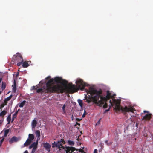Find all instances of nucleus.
I'll return each instance as SVG.
<instances>
[{
  "label": "nucleus",
  "mask_w": 153,
  "mask_h": 153,
  "mask_svg": "<svg viewBox=\"0 0 153 153\" xmlns=\"http://www.w3.org/2000/svg\"><path fill=\"white\" fill-rule=\"evenodd\" d=\"M90 92L92 95V97L94 100V103L100 107L102 106L105 102H106L111 98H114V96L116 95L115 94L111 95V93L109 91H107L106 96L103 97L101 95L102 93L101 90L97 91L91 87H90ZM109 102L111 106L113 107L114 109L116 111L121 110L125 114L127 112H133V111L135 110V109L131 107H121L120 101L119 100L115 99H113L112 100H110Z\"/></svg>",
  "instance_id": "1"
},
{
  "label": "nucleus",
  "mask_w": 153,
  "mask_h": 153,
  "mask_svg": "<svg viewBox=\"0 0 153 153\" xmlns=\"http://www.w3.org/2000/svg\"><path fill=\"white\" fill-rule=\"evenodd\" d=\"M68 82L61 77L56 76L49 79L46 83L47 92L50 93H62L65 90L64 88L67 87Z\"/></svg>",
  "instance_id": "2"
},
{
  "label": "nucleus",
  "mask_w": 153,
  "mask_h": 153,
  "mask_svg": "<svg viewBox=\"0 0 153 153\" xmlns=\"http://www.w3.org/2000/svg\"><path fill=\"white\" fill-rule=\"evenodd\" d=\"M52 147L53 148L57 147L60 151L61 150V148L64 149L66 153H72L75 150H78V149H76L75 147L70 146H64L61 143L54 142L52 144Z\"/></svg>",
  "instance_id": "3"
},
{
  "label": "nucleus",
  "mask_w": 153,
  "mask_h": 153,
  "mask_svg": "<svg viewBox=\"0 0 153 153\" xmlns=\"http://www.w3.org/2000/svg\"><path fill=\"white\" fill-rule=\"evenodd\" d=\"M13 58L16 62H17V65L19 66L23 62L22 57L20 53H17L16 55L13 56Z\"/></svg>",
  "instance_id": "4"
},
{
  "label": "nucleus",
  "mask_w": 153,
  "mask_h": 153,
  "mask_svg": "<svg viewBox=\"0 0 153 153\" xmlns=\"http://www.w3.org/2000/svg\"><path fill=\"white\" fill-rule=\"evenodd\" d=\"M76 82L79 88L81 91L84 90L85 87L86 86H89L88 84L82 80L80 79L77 80Z\"/></svg>",
  "instance_id": "5"
},
{
  "label": "nucleus",
  "mask_w": 153,
  "mask_h": 153,
  "mask_svg": "<svg viewBox=\"0 0 153 153\" xmlns=\"http://www.w3.org/2000/svg\"><path fill=\"white\" fill-rule=\"evenodd\" d=\"M43 88H39L37 89L36 91L37 92L39 93H41L42 94H43L44 93H50V92H47L46 91V90H47V86H45V87H44Z\"/></svg>",
  "instance_id": "6"
},
{
  "label": "nucleus",
  "mask_w": 153,
  "mask_h": 153,
  "mask_svg": "<svg viewBox=\"0 0 153 153\" xmlns=\"http://www.w3.org/2000/svg\"><path fill=\"white\" fill-rule=\"evenodd\" d=\"M87 91L89 94H90L91 96V97H89L88 98H87V96H86V98L85 97L86 102L88 103H90L91 102H94V100L93 99V98L92 97V95L91 94L90 92V88H89V90H87Z\"/></svg>",
  "instance_id": "7"
},
{
  "label": "nucleus",
  "mask_w": 153,
  "mask_h": 153,
  "mask_svg": "<svg viewBox=\"0 0 153 153\" xmlns=\"http://www.w3.org/2000/svg\"><path fill=\"white\" fill-rule=\"evenodd\" d=\"M152 114H146L145 116L143 117L142 118V120H144L146 121L147 120H149L151 117Z\"/></svg>",
  "instance_id": "8"
},
{
  "label": "nucleus",
  "mask_w": 153,
  "mask_h": 153,
  "mask_svg": "<svg viewBox=\"0 0 153 153\" xmlns=\"http://www.w3.org/2000/svg\"><path fill=\"white\" fill-rule=\"evenodd\" d=\"M9 129H6L4 131V137H3V136L2 137V138L0 141V145H1L2 142H3V141L4 140V137H6L7 136V134H8V133H9Z\"/></svg>",
  "instance_id": "9"
},
{
  "label": "nucleus",
  "mask_w": 153,
  "mask_h": 153,
  "mask_svg": "<svg viewBox=\"0 0 153 153\" xmlns=\"http://www.w3.org/2000/svg\"><path fill=\"white\" fill-rule=\"evenodd\" d=\"M68 88L71 91H73V93L74 92V91L75 89V85H74L72 84V83L69 84Z\"/></svg>",
  "instance_id": "10"
},
{
  "label": "nucleus",
  "mask_w": 153,
  "mask_h": 153,
  "mask_svg": "<svg viewBox=\"0 0 153 153\" xmlns=\"http://www.w3.org/2000/svg\"><path fill=\"white\" fill-rule=\"evenodd\" d=\"M19 140V139L18 138L14 136L9 140V143H12L13 142H17Z\"/></svg>",
  "instance_id": "11"
},
{
  "label": "nucleus",
  "mask_w": 153,
  "mask_h": 153,
  "mask_svg": "<svg viewBox=\"0 0 153 153\" xmlns=\"http://www.w3.org/2000/svg\"><path fill=\"white\" fill-rule=\"evenodd\" d=\"M44 147L45 149H47L48 151H50V149L51 147V145L48 143H44L43 144Z\"/></svg>",
  "instance_id": "12"
},
{
  "label": "nucleus",
  "mask_w": 153,
  "mask_h": 153,
  "mask_svg": "<svg viewBox=\"0 0 153 153\" xmlns=\"http://www.w3.org/2000/svg\"><path fill=\"white\" fill-rule=\"evenodd\" d=\"M29 63H31V61H25L23 63L22 62V67L23 68H27L28 67L29 65Z\"/></svg>",
  "instance_id": "13"
},
{
  "label": "nucleus",
  "mask_w": 153,
  "mask_h": 153,
  "mask_svg": "<svg viewBox=\"0 0 153 153\" xmlns=\"http://www.w3.org/2000/svg\"><path fill=\"white\" fill-rule=\"evenodd\" d=\"M38 141H37L36 142H34L29 147V148L30 149L32 148H34L37 147Z\"/></svg>",
  "instance_id": "14"
},
{
  "label": "nucleus",
  "mask_w": 153,
  "mask_h": 153,
  "mask_svg": "<svg viewBox=\"0 0 153 153\" xmlns=\"http://www.w3.org/2000/svg\"><path fill=\"white\" fill-rule=\"evenodd\" d=\"M32 140L29 139H27L24 144L25 146H27L30 145L32 142Z\"/></svg>",
  "instance_id": "15"
},
{
  "label": "nucleus",
  "mask_w": 153,
  "mask_h": 153,
  "mask_svg": "<svg viewBox=\"0 0 153 153\" xmlns=\"http://www.w3.org/2000/svg\"><path fill=\"white\" fill-rule=\"evenodd\" d=\"M37 124V122L34 119L33 120L32 123V126L33 128H35Z\"/></svg>",
  "instance_id": "16"
},
{
  "label": "nucleus",
  "mask_w": 153,
  "mask_h": 153,
  "mask_svg": "<svg viewBox=\"0 0 153 153\" xmlns=\"http://www.w3.org/2000/svg\"><path fill=\"white\" fill-rule=\"evenodd\" d=\"M7 113V112L5 110H4L2 111L0 113V117H4V116Z\"/></svg>",
  "instance_id": "17"
},
{
  "label": "nucleus",
  "mask_w": 153,
  "mask_h": 153,
  "mask_svg": "<svg viewBox=\"0 0 153 153\" xmlns=\"http://www.w3.org/2000/svg\"><path fill=\"white\" fill-rule=\"evenodd\" d=\"M34 138V136L32 134H29L28 135V138L32 140H33Z\"/></svg>",
  "instance_id": "18"
},
{
  "label": "nucleus",
  "mask_w": 153,
  "mask_h": 153,
  "mask_svg": "<svg viewBox=\"0 0 153 153\" xmlns=\"http://www.w3.org/2000/svg\"><path fill=\"white\" fill-rule=\"evenodd\" d=\"M11 120V114H10L8 115L7 118V120L8 122L7 124H10V122Z\"/></svg>",
  "instance_id": "19"
},
{
  "label": "nucleus",
  "mask_w": 153,
  "mask_h": 153,
  "mask_svg": "<svg viewBox=\"0 0 153 153\" xmlns=\"http://www.w3.org/2000/svg\"><path fill=\"white\" fill-rule=\"evenodd\" d=\"M36 136L39 138L40 136V131L39 130H36L35 132Z\"/></svg>",
  "instance_id": "20"
},
{
  "label": "nucleus",
  "mask_w": 153,
  "mask_h": 153,
  "mask_svg": "<svg viewBox=\"0 0 153 153\" xmlns=\"http://www.w3.org/2000/svg\"><path fill=\"white\" fill-rule=\"evenodd\" d=\"M6 83H5V82H2V85H1V88L2 89V90H3L4 89H5V88H6Z\"/></svg>",
  "instance_id": "21"
},
{
  "label": "nucleus",
  "mask_w": 153,
  "mask_h": 153,
  "mask_svg": "<svg viewBox=\"0 0 153 153\" xmlns=\"http://www.w3.org/2000/svg\"><path fill=\"white\" fill-rule=\"evenodd\" d=\"M19 109H18L17 111H16L15 113H14L12 116V117L13 118H15L17 117V114L18 113V112L19 111Z\"/></svg>",
  "instance_id": "22"
},
{
  "label": "nucleus",
  "mask_w": 153,
  "mask_h": 153,
  "mask_svg": "<svg viewBox=\"0 0 153 153\" xmlns=\"http://www.w3.org/2000/svg\"><path fill=\"white\" fill-rule=\"evenodd\" d=\"M26 102L25 100H24L23 102L19 105V106L20 108L23 107L24 106V105L26 103Z\"/></svg>",
  "instance_id": "23"
},
{
  "label": "nucleus",
  "mask_w": 153,
  "mask_h": 153,
  "mask_svg": "<svg viewBox=\"0 0 153 153\" xmlns=\"http://www.w3.org/2000/svg\"><path fill=\"white\" fill-rule=\"evenodd\" d=\"M42 84V81H40L39 83V84L36 85V86H37L36 88L35 86H32L31 87L32 89H33V90L36 89L37 88H39V86H38V85H39V84Z\"/></svg>",
  "instance_id": "24"
},
{
  "label": "nucleus",
  "mask_w": 153,
  "mask_h": 153,
  "mask_svg": "<svg viewBox=\"0 0 153 153\" xmlns=\"http://www.w3.org/2000/svg\"><path fill=\"white\" fill-rule=\"evenodd\" d=\"M78 102L81 107H82L83 105V102L82 100L79 99L78 100Z\"/></svg>",
  "instance_id": "25"
},
{
  "label": "nucleus",
  "mask_w": 153,
  "mask_h": 153,
  "mask_svg": "<svg viewBox=\"0 0 153 153\" xmlns=\"http://www.w3.org/2000/svg\"><path fill=\"white\" fill-rule=\"evenodd\" d=\"M68 143L69 145L71 146H74L75 144L74 141L71 140H68Z\"/></svg>",
  "instance_id": "26"
},
{
  "label": "nucleus",
  "mask_w": 153,
  "mask_h": 153,
  "mask_svg": "<svg viewBox=\"0 0 153 153\" xmlns=\"http://www.w3.org/2000/svg\"><path fill=\"white\" fill-rule=\"evenodd\" d=\"M12 95H10L8 97H7V98H5V100H6V101H8L10 100V99L12 98Z\"/></svg>",
  "instance_id": "27"
},
{
  "label": "nucleus",
  "mask_w": 153,
  "mask_h": 153,
  "mask_svg": "<svg viewBox=\"0 0 153 153\" xmlns=\"http://www.w3.org/2000/svg\"><path fill=\"white\" fill-rule=\"evenodd\" d=\"M4 119V117H0V124H2Z\"/></svg>",
  "instance_id": "28"
},
{
  "label": "nucleus",
  "mask_w": 153,
  "mask_h": 153,
  "mask_svg": "<svg viewBox=\"0 0 153 153\" xmlns=\"http://www.w3.org/2000/svg\"><path fill=\"white\" fill-rule=\"evenodd\" d=\"M65 105H63L62 107V109L63 111V113L64 114H65L66 113V111L65 110Z\"/></svg>",
  "instance_id": "29"
},
{
  "label": "nucleus",
  "mask_w": 153,
  "mask_h": 153,
  "mask_svg": "<svg viewBox=\"0 0 153 153\" xmlns=\"http://www.w3.org/2000/svg\"><path fill=\"white\" fill-rule=\"evenodd\" d=\"M37 148V147L33 148V149L32 150L31 153H35L36 150Z\"/></svg>",
  "instance_id": "30"
},
{
  "label": "nucleus",
  "mask_w": 153,
  "mask_h": 153,
  "mask_svg": "<svg viewBox=\"0 0 153 153\" xmlns=\"http://www.w3.org/2000/svg\"><path fill=\"white\" fill-rule=\"evenodd\" d=\"M108 105L106 103H105V104L103 105V107L104 108H107Z\"/></svg>",
  "instance_id": "31"
},
{
  "label": "nucleus",
  "mask_w": 153,
  "mask_h": 153,
  "mask_svg": "<svg viewBox=\"0 0 153 153\" xmlns=\"http://www.w3.org/2000/svg\"><path fill=\"white\" fill-rule=\"evenodd\" d=\"M13 90L14 93H15L16 91V87H13Z\"/></svg>",
  "instance_id": "32"
},
{
  "label": "nucleus",
  "mask_w": 153,
  "mask_h": 153,
  "mask_svg": "<svg viewBox=\"0 0 153 153\" xmlns=\"http://www.w3.org/2000/svg\"><path fill=\"white\" fill-rule=\"evenodd\" d=\"M86 115V112L85 110L84 113L83 114L82 116V117L84 118L85 116Z\"/></svg>",
  "instance_id": "33"
},
{
  "label": "nucleus",
  "mask_w": 153,
  "mask_h": 153,
  "mask_svg": "<svg viewBox=\"0 0 153 153\" xmlns=\"http://www.w3.org/2000/svg\"><path fill=\"white\" fill-rule=\"evenodd\" d=\"M13 87H16V84L15 80H14L13 82Z\"/></svg>",
  "instance_id": "34"
},
{
  "label": "nucleus",
  "mask_w": 153,
  "mask_h": 153,
  "mask_svg": "<svg viewBox=\"0 0 153 153\" xmlns=\"http://www.w3.org/2000/svg\"><path fill=\"white\" fill-rule=\"evenodd\" d=\"M110 106H109V108L107 110H105V111H104V113H106L107 112L109 111V110H110Z\"/></svg>",
  "instance_id": "35"
},
{
  "label": "nucleus",
  "mask_w": 153,
  "mask_h": 153,
  "mask_svg": "<svg viewBox=\"0 0 153 153\" xmlns=\"http://www.w3.org/2000/svg\"><path fill=\"white\" fill-rule=\"evenodd\" d=\"M51 78L50 76H48L47 77L45 78V79L46 80H49Z\"/></svg>",
  "instance_id": "36"
},
{
  "label": "nucleus",
  "mask_w": 153,
  "mask_h": 153,
  "mask_svg": "<svg viewBox=\"0 0 153 153\" xmlns=\"http://www.w3.org/2000/svg\"><path fill=\"white\" fill-rule=\"evenodd\" d=\"M64 139H61L60 140L58 141L57 142L58 143H61V142L62 141V140H63Z\"/></svg>",
  "instance_id": "37"
},
{
  "label": "nucleus",
  "mask_w": 153,
  "mask_h": 153,
  "mask_svg": "<svg viewBox=\"0 0 153 153\" xmlns=\"http://www.w3.org/2000/svg\"><path fill=\"white\" fill-rule=\"evenodd\" d=\"M7 101H6L5 100H4V104L5 105H6L7 103Z\"/></svg>",
  "instance_id": "38"
},
{
  "label": "nucleus",
  "mask_w": 153,
  "mask_h": 153,
  "mask_svg": "<svg viewBox=\"0 0 153 153\" xmlns=\"http://www.w3.org/2000/svg\"><path fill=\"white\" fill-rule=\"evenodd\" d=\"M94 153H97V149H95L94 150Z\"/></svg>",
  "instance_id": "39"
},
{
  "label": "nucleus",
  "mask_w": 153,
  "mask_h": 153,
  "mask_svg": "<svg viewBox=\"0 0 153 153\" xmlns=\"http://www.w3.org/2000/svg\"><path fill=\"white\" fill-rule=\"evenodd\" d=\"M4 105H5L4 104H2L0 108H1L4 107Z\"/></svg>",
  "instance_id": "40"
},
{
  "label": "nucleus",
  "mask_w": 153,
  "mask_h": 153,
  "mask_svg": "<svg viewBox=\"0 0 153 153\" xmlns=\"http://www.w3.org/2000/svg\"><path fill=\"white\" fill-rule=\"evenodd\" d=\"M83 150L82 149H79V152H82V151H83Z\"/></svg>",
  "instance_id": "41"
},
{
  "label": "nucleus",
  "mask_w": 153,
  "mask_h": 153,
  "mask_svg": "<svg viewBox=\"0 0 153 153\" xmlns=\"http://www.w3.org/2000/svg\"><path fill=\"white\" fill-rule=\"evenodd\" d=\"M62 143L63 144H65V141H64V140H62Z\"/></svg>",
  "instance_id": "42"
},
{
  "label": "nucleus",
  "mask_w": 153,
  "mask_h": 153,
  "mask_svg": "<svg viewBox=\"0 0 153 153\" xmlns=\"http://www.w3.org/2000/svg\"><path fill=\"white\" fill-rule=\"evenodd\" d=\"M24 153H28V152L27 150H26L24 152Z\"/></svg>",
  "instance_id": "43"
},
{
  "label": "nucleus",
  "mask_w": 153,
  "mask_h": 153,
  "mask_svg": "<svg viewBox=\"0 0 153 153\" xmlns=\"http://www.w3.org/2000/svg\"><path fill=\"white\" fill-rule=\"evenodd\" d=\"M144 113H148V112L147 111H143Z\"/></svg>",
  "instance_id": "44"
},
{
  "label": "nucleus",
  "mask_w": 153,
  "mask_h": 153,
  "mask_svg": "<svg viewBox=\"0 0 153 153\" xmlns=\"http://www.w3.org/2000/svg\"><path fill=\"white\" fill-rule=\"evenodd\" d=\"M76 124L78 125L79 126H80V124L79 123H78L77 122H76Z\"/></svg>",
  "instance_id": "45"
},
{
  "label": "nucleus",
  "mask_w": 153,
  "mask_h": 153,
  "mask_svg": "<svg viewBox=\"0 0 153 153\" xmlns=\"http://www.w3.org/2000/svg\"><path fill=\"white\" fill-rule=\"evenodd\" d=\"M14 118H13L12 117V121H11V122H13V121L14 120Z\"/></svg>",
  "instance_id": "46"
},
{
  "label": "nucleus",
  "mask_w": 153,
  "mask_h": 153,
  "mask_svg": "<svg viewBox=\"0 0 153 153\" xmlns=\"http://www.w3.org/2000/svg\"><path fill=\"white\" fill-rule=\"evenodd\" d=\"M2 80V78L1 77L0 78V83L1 82Z\"/></svg>",
  "instance_id": "47"
},
{
  "label": "nucleus",
  "mask_w": 153,
  "mask_h": 153,
  "mask_svg": "<svg viewBox=\"0 0 153 153\" xmlns=\"http://www.w3.org/2000/svg\"><path fill=\"white\" fill-rule=\"evenodd\" d=\"M81 153H85V152H84V151H83H83H82V152H81Z\"/></svg>",
  "instance_id": "48"
},
{
  "label": "nucleus",
  "mask_w": 153,
  "mask_h": 153,
  "mask_svg": "<svg viewBox=\"0 0 153 153\" xmlns=\"http://www.w3.org/2000/svg\"><path fill=\"white\" fill-rule=\"evenodd\" d=\"M1 134H0V139H1Z\"/></svg>",
  "instance_id": "49"
},
{
  "label": "nucleus",
  "mask_w": 153,
  "mask_h": 153,
  "mask_svg": "<svg viewBox=\"0 0 153 153\" xmlns=\"http://www.w3.org/2000/svg\"><path fill=\"white\" fill-rule=\"evenodd\" d=\"M2 110L1 108H0V111H1Z\"/></svg>",
  "instance_id": "50"
},
{
  "label": "nucleus",
  "mask_w": 153,
  "mask_h": 153,
  "mask_svg": "<svg viewBox=\"0 0 153 153\" xmlns=\"http://www.w3.org/2000/svg\"><path fill=\"white\" fill-rule=\"evenodd\" d=\"M105 142H106V143H107V142H108V141H107V140L106 141H105Z\"/></svg>",
  "instance_id": "51"
},
{
  "label": "nucleus",
  "mask_w": 153,
  "mask_h": 153,
  "mask_svg": "<svg viewBox=\"0 0 153 153\" xmlns=\"http://www.w3.org/2000/svg\"><path fill=\"white\" fill-rule=\"evenodd\" d=\"M77 120H79V118H78V119H77Z\"/></svg>",
  "instance_id": "52"
},
{
  "label": "nucleus",
  "mask_w": 153,
  "mask_h": 153,
  "mask_svg": "<svg viewBox=\"0 0 153 153\" xmlns=\"http://www.w3.org/2000/svg\"><path fill=\"white\" fill-rule=\"evenodd\" d=\"M1 91H0V94H1Z\"/></svg>",
  "instance_id": "53"
},
{
  "label": "nucleus",
  "mask_w": 153,
  "mask_h": 153,
  "mask_svg": "<svg viewBox=\"0 0 153 153\" xmlns=\"http://www.w3.org/2000/svg\"><path fill=\"white\" fill-rule=\"evenodd\" d=\"M78 140V138H77V140Z\"/></svg>",
  "instance_id": "54"
}]
</instances>
